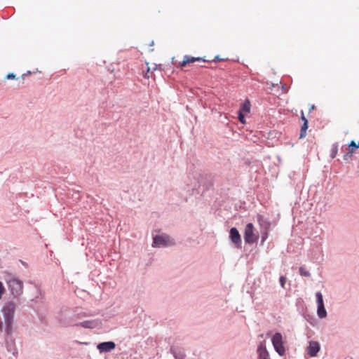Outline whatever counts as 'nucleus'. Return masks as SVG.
I'll return each instance as SVG.
<instances>
[{"label": "nucleus", "mask_w": 359, "mask_h": 359, "mask_svg": "<svg viewBox=\"0 0 359 359\" xmlns=\"http://www.w3.org/2000/svg\"><path fill=\"white\" fill-rule=\"evenodd\" d=\"M60 323L64 325V326H68L70 324H69L68 323H66L65 321H63L62 320H60Z\"/></svg>", "instance_id": "c85d7f7f"}, {"label": "nucleus", "mask_w": 359, "mask_h": 359, "mask_svg": "<svg viewBox=\"0 0 359 359\" xmlns=\"http://www.w3.org/2000/svg\"><path fill=\"white\" fill-rule=\"evenodd\" d=\"M316 303L318 305L317 314L320 318H325L327 317V311L324 306L323 294L320 292L316 293Z\"/></svg>", "instance_id": "423d86ee"}, {"label": "nucleus", "mask_w": 359, "mask_h": 359, "mask_svg": "<svg viewBox=\"0 0 359 359\" xmlns=\"http://www.w3.org/2000/svg\"><path fill=\"white\" fill-rule=\"evenodd\" d=\"M101 325V321L98 319L84 320L78 323H74L73 325L76 327H81L87 329H94Z\"/></svg>", "instance_id": "0eeeda50"}, {"label": "nucleus", "mask_w": 359, "mask_h": 359, "mask_svg": "<svg viewBox=\"0 0 359 359\" xmlns=\"http://www.w3.org/2000/svg\"><path fill=\"white\" fill-rule=\"evenodd\" d=\"M229 238L231 242L235 245L236 248H238L241 245V237L238 230L236 227H232L229 231Z\"/></svg>", "instance_id": "6e6552de"}, {"label": "nucleus", "mask_w": 359, "mask_h": 359, "mask_svg": "<svg viewBox=\"0 0 359 359\" xmlns=\"http://www.w3.org/2000/svg\"><path fill=\"white\" fill-rule=\"evenodd\" d=\"M299 272L302 276H304V277H310L311 276V273L304 266H300L299 269Z\"/></svg>", "instance_id": "a211bd4d"}, {"label": "nucleus", "mask_w": 359, "mask_h": 359, "mask_svg": "<svg viewBox=\"0 0 359 359\" xmlns=\"http://www.w3.org/2000/svg\"><path fill=\"white\" fill-rule=\"evenodd\" d=\"M271 342L275 351L279 354V355L283 356L285 354V348L284 347V342L281 333H275L272 337Z\"/></svg>", "instance_id": "20e7f679"}, {"label": "nucleus", "mask_w": 359, "mask_h": 359, "mask_svg": "<svg viewBox=\"0 0 359 359\" xmlns=\"http://www.w3.org/2000/svg\"><path fill=\"white\" fill-rule=\"evenodd\" d=\"M239 111H241L242 113L243 112H250V103L248 100L243 102L241 106Z\"/></svg>", "instance_id": "f3484780"}, {"label": "nucleus", "mask_w": 359, "mask_h": 359, "mask_svg": "<svg viewBox=\"0 0 359 359\" xmlns=\"http://www.w3.org/2000/svg\"><path fill=\"white\" fill-rule=\"evenodd\" d=\"M267 237H268V233H267V231H265V232L262 234V241L264 242L265 240L267 238Z\"/></svg>", "instance_id": "a878e982"}, {"label": "nucleus", "mask_w": 359, "mask_h": 359, "mask_svg": "<svg viewBox=\"0 0 359 359\" xmlns=\"http://www.w3.org/2000/svg\"><path fill=\"white\" fill-rule=\"evenodd\" d=\"M359 148V142L358 143H355L354 140H351L350 143L348 144V149H353V152L355 149Z\"/></svg>", "instance_id": "aec40b11"}, {"label": "nucleus", "mask_w": 359, "mask_h": 359, "mask_svg": "<svg viewBox=\"0 0 359 359\" xmlns=\"http://www.w3.org/2000/svg\"><path fill=\"white\" fill-rule=\"evenodd\" d=\"M95 314L91 312H81L76 316V319H81L82 318L93 316Z\"/></svg>", "instance_id": "6ab92c4d"}, {"label": "nucleus", "mask_w": 359, "mask_h": 359, "mask_svg": "<svg viewBox=\"0 0 359 359\" xmlns=\"http://www.w3.org/2000/svg\"><path fill=\"white\" fill-rule=\"evenodd\" d=\"M8 288L13 298H18L23 293V282L15 276L7 280Z\"/></svg>", "instance_id": "f03ea898"}, {"label": "nucleus", "mask_w": 359, "mask_h": 359, "mask_svg": "<svg viewBox=\"0 0 359 359\" xmlns=\"http://www.w3.org/2000/svg\"><path fill=\"white\" fill-rule=\"evenodd\" d=\"M301 119L302 120L303 123H305L306 121H308L306 117L304 116L303 111H302V116Z\"/></svg>", "instance_id": "bb28decb"}, {"label": "nucleus", "mask_w": 359, "mask_h": 359, "mask_svg": "<svg viewBox=\"0 0 359 359\" xmlns=\"http://www.w3.org/2000/svg\"><path fill=\"white\" fill-rule=\"evenodd\" d=\"M4 291H5V288H4V285H3V283L0 281V299L2 297V295H3L4 292Z\"/></svg>", "instance_id": "b1692460"}, {"label": "nucleus", "mask_w": 359, "mask_h": 359, "mask_svg": "<svg viewBox=\"0 0 359 359\" xmlns=\"http://www.w3.org/2000/svg\"><path fill=\"white\" fill-rule=\"evenodd\" d=\"M3 329V323L0 322V331H2Z\"/></svg>", "instance_id": "7c9ffc66"}, {"label": "nucleus", "mask_w": 359, "mask_h": 359, "mask_svg": "<svg viewBox=\"0 0 359 359\" xmlns=\"http://www.w3.org/2000/svg\"><path fill=\"white\" fill-rule=\"evenodd\" d=\"M6 79H15V74H14L13 73H9L7 74Z\"/></svg>", "instance_id": "393cba45"}, {"label": "nucleus", "mask_w": 359, "mask_h": 359, "mask_svg": "<svg viewBox=\"0 0 359 359\" xmlns=\"http://www.w3.org/2000/svg\"><path fill=\"white\" fill-rule=\"evenodd\" d=\"M116 347V344L114 341H104L100 343L97 348L100 353H108L114 350Z\"/></svg>", "instance_id": "9d476101"}, {"label": "nucleus", "mask_w": 359, "mask_h": 359, "mask_svg": "<svg viewBox=\"0 0 359 359\" xmlns=\"http://www.w3.org/2000/svg\"><path fill=\"white\" fill-rule=\"evenodd\" d=\"M279 282L282 287H285V283L286 282V278L285 276H280L279 278Z\"/></svg>", "instance_id": "5701e85b"}, {"label": "nucleus", "mask_w": 359, "mask_h": 359, "mask_svg": "<svg viewBox=\"0 0 359 359\" xmlns=\"http://www.w3.org/2000/svg\"><path fill=\"white\" fill-rule=\"evenodd\" d=\"M315 108V106L314 105H312V107H311V109H309V111H311L312 110H313Z\"/></svg>", "instance_id": "2f4dec72"}, {"label": "nucleus", "mask_w": 359, "mask_h": 359, "mask_svg": "<svg viewBox=\"0 0 359 359\" xmlns=\"http://www.w3.org/2000/svg\"><path fill=\"white\" fill-rule=\"evenodd\" d=\"M175 244L173 240L166 234L156 235L153 238V248H164L172 246Z\"/></svg>", "instance_id": "7ed1b4c3"}, {"label": "nucleus", "mask_w": 359, "mask_h": 359, "mask_svg": "<svg viewBox=\"0 0 359 359\" xmlns=\"http://www.w3.org/2000/svg\"><path fill=\"white\" fill-rule=\"evenodd\" d=\"M194 62H196V61H201V60L206 61L205 59H203L202 57H194Z\"/></svg>", "instance_id": "cd10ccee"}, {"label": "nucleus", "mask_w": 359, "mask_h": 359, "mask_svg": "<svg viewBox=\"0 0 359 359\" xmlns=\"http://www.w3.org/2000/svg\"><path fill=\"white\" fill-rule=\"evenodd\" d=\"M238 118L241 123H245V116H244L243 113H242L241 111H238Z\"/></svg>", "instance_id": "412c9836"}, {"label": "nucleus", "mask_w": 359, "mask_h": 359, "mask_svg": "<svg viewBox=\"0 0 359 359\" xmlns=\"http://www.w3.org/2000/svg\"><path fill=\"white\" fill-rule=\"evenodd\" d=\"M257 353L259 354V359H269V355L266 347H264L262 345L259 346Z\"/></svg>", "instance_id": "f8f14e48"}, {"label": "nucleus", "mask_w": 359, "mask_h": 359, "mask_svg": "<svg viewBox=\"0 0 359 359\" xmlns=\"http://www.w3.org/2000/svg\"><path fill=\"white\" fill-rule=\"evenodd\" d=\"M194 62V57L189 55H184V60L180 63L181 68L185 67L187 65Z\"/></svg>", "instance_id": "4468645a"}, {"label": "nucleus", "mask_w": 359, "mask_h": 359, "mask_svg": "<svg viewBox=\"0 0 359 359\" xmlns=\"http://www.w3.org/2000/svg\"><path fill=\"white\" fill-rule=\"evenodd\" d=\"M320 349V344L316 341H309L306 352L311 357H316Z\"/></svg>", "instance_id": "1a4fd4ad"}, {"label": "nucleus", "mask_w": 359, "mask_h": 359, "mask_svg": "<svg viewBox=\"0 0 359 359\" xmlns=\"http://www.w3.org/2000/svg\"><path fill=\"white\" fill-rule=\"evenodd\" d=\"M15 304L13 302H8L2 309L4 323H5V344L7 351L17 357L18 354V348L15 344V340L13 337L14 313Z\"/></svg>", "instance_id": "f257e3e1"}, {"label": "nucleus", "mask_w": 359, "mask_h": 359, "mask_svg": "<svg viewBox=\"0 0 359 359\" xmlns=\"http://www.w3.org/2000/svg\"><path fill=\"white\" fill-rule=\"evenodd\" d=\"M147 74H148V73H147V74H146L145 77H147V78H149V77H150V76L147 75Z\"/></svg>", "instance_id": "473e14b6"}, {"label": "nucleus", "mask_w": 359, "mask_h": 359, "mask_svg": "<svg viewBox=\"0 0 359 359\" xmlns=\"http://www.w3.org/2000/svg\"><path fill=\"white\" fill-rule=\"evenodd\" d=\"M339 144L338 142H335L332 144L331 151H330V157L332 158H334L338 153Z\"/></svg>", "instance_id": "dca6fc26"}, {"label": "nucleus", "mask_w": 359, "mask_h": 359, "mask_svg": "<svg viewBox=\"0 0 359 359\" xmlns=\"http://www.w3.org/2000/svg\"><path fill=\"white\" fill-rule=\"evenodd\" d=\"M353 156V149H349V151L348 153L345 154L343 156L344 160L348 161Z\"/></svg>", "instance_id": "4be33fe9"}, {"label": "nucleus", "mask_w": 359, "mask_h": 359, "mask_svg": "<svg viewBox=\"0 0 359 359\" xmlns=\"http://www.w3.org/2000/svg\"><path fill=\"white\" fill-rule=\"evenodd\" d=\"M170 351L175 359H184V354L181 351H177L173 347H171Z\"/></svg>", "instance_id": "ddd939ff"}, {"label": "nucleus", "mask_w": 359, "mask_h": 359, "mask_svg": "<svg viewBox=\"0 0 359 359\" xmlns=\"http://www.w3.org/2000/svg\"><path fill=\"white\" fill-rule=\"evenodd\" d=\"M258 237L254 233V226L248 223L245 228L244 240L246 243L252 244L257 242Z\"/></svg>", "instance_id": "39448f33"}, {"label": "nucleus", "mask_w": 359, "mask_h": 359, "mask_svg": "<svg viewBox=\"0 0 359 359\" xmlns=\"http://www.w3.org/2000/svg\"><path fill=\"white\" fill-rule=\"evenodd\" d=\"M222 59L219 58V57L218 55L215 56V59L213 60V61H216V60H221Z\"/></svg>", "instance_id": "c756f323"}, {"label": "nucleus", "mask_w": 359, "mask_h": 359, "mask_svg": "<svg viewBox=\"0 0 359 359\" xmlns=\"http://www.w3.org/2000/svg\"><path fill=\"white\" fill-rule=\"evenodd\" d=\"M307 129H308V121H306L305 123H303V124L301 127V130H300V134H299L300 139L306 137Z\"/></svg>", "instance_id": "2eb2a0df"}, {"label": "nucleus", "mask_w": 359, "mask_h": 359, "mask_svg": "<svg viewBox=\"0 0 359 359\" xmlns=\"http://www.w3.org/2000/svg\"><path fill=\"white\" fill-rule=\"evenodd\" d=\"M257 221L261 226V228L264 229V231H267L271 226V222L269 218L264 217L262 215H257Z\"/></svg>", "instance_id": "9b49d317"}]
</instances>
